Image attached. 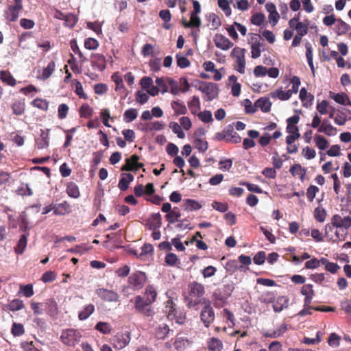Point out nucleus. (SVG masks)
<instances>
[{
    "label": "nucleus",
    "mask_w": 351,
    "mask_h": 351,
    "mask_svg": "<svg viewBox=\"0 0 351 351\" xmlns=\"http://www.w3.org/2000/svg\"><path fill=\"white\" fill-rule=\"evenodd\" d=\"M330 97L337 103L345 105L346 100H348V96L346 93H335L333 92H330Z\"/></svg>",
    "instance_id": "nucleus-32"
},
{
    "label": "nucleus",
    "mask_w": 351,
    "mask_h": 351,
    "mask_svg": "<svg viewBox=\"0 0 351 351\" xmlns=\"http://www.w3.org/2000/svg\"><path fill=\"white\" fill-rule=\"evenodd\" d=\"M232 159L221 160L219 162V169L223 171H229L232 166Z\"/></svg>",
    "instance_id": "nucleus-63"
},
{
    "label": "nucleus",
    "mask_w": 351,
    "mask_h": 351,
    "mask_svg": "<svg viewBox=\"0 0 351 351\" xmlns=\"http://www.w3.org/2000/svg\"><path fill=\"white\" fill-rule=\"evenodd\" d=\"M170 332H173V330L169 329L168 325L163 324L156 328V336L158 339H165Z\"/></svg>",
    "instance_id": "nucleus-21"
},
{
    "label": "nucleus",
    "mask_w": 351,
    "mask_h": 351,
    "mask_svg": "<svg viewBox=\"0 0 351 351\" xmlns=\"http://www.w3.org/2000/svg\"><path fill=\"white\" fill-rule=\"evenodd\" d=\"M319 191V188L314 185L308 186L306 191V196L310 202H313L315 197L316 193Z\"/></svg>",
    "instance_id": "nucleus-60"
},
{
    "label": "nucleus",
    "mask_w": 351,
    "mask_h": 351,
    "mask_svg": "<svg viewBox=\"0 0 351 351\" xmlns=\"http://www.w3.org/2000/svg\"><path fill=\"white\" fill-rule=\"evenodd\" d=\"M70 205L66 202L57 204L53 206V210L56 215H64L70 212Z\"/></svg>",
    "instance_id": "nucleus-17"
},
{
    "label": "nucleus",
    "mask_w": 351,
    "mask_h": 351,
    "mask_svg": "<svg viewBox=\"0 0 351 351\" xmlns=\"http://www.w3.org/2000/svg\"><path fill=\"white\" fill-rule=\"evenodd\" d=\"M1 80L7 83L10 86H14L16 83V80L14 77L9 73L5 71H3L0 73Z\"/></svg>",
    "instance_id": "nucleus-35"
},
{
    "label": "nucleus",
    "mask_w": 351,
    "mask_h": 351,
    "mask_svg": "<svg viewBox=\"0 0 351 351\" xmlns=\"http://www.w3.org/2000/svg\"><path fill=\"white\" fill-rule=\"evenodd\" d=\"M266 259V254L263 251L258 252L253 258L254 263L256 265H263Z\"/></svg>",
    "instance_id": "nucleus-61"
},
{
    "label": "nucleus",
    "mask_w": 351,
    "mask_h": 351,
    "mask_svg": "<svg viewBox=\"0 0 351 351\" xmlns=\"http://www.w3.org/2000/svg\"><path fill=\"white\" fill-rule=\"evenodd\" d=\"M66 193L69 196L73 198H77L80 195L78 186L73 182H71L68 184L66 188Z\"/></svg>",
    "instance_id": "nucleus-33"
},
{
    "label": "nucleus",
    "mask_w": 351,
    "mask_h": 351,
    "mask_svg": "<svg viewBox=\"0 0 351 351\" xmlns=\"http://www.w3.org/2000/svg\"><path fill=\"white\" fill-rule=\"evenodd\" d=\"M314 141L317 147L321 150H325L328 147V142L321 135L315 136Z\"/></svg>",
    "instance_id": "nucleus-36"
},
{
    "label": "nucleus",
    "mask_w": 351,
    "mask_h": 351,
    "mask_svg": "<svg viewBox=\"0 0 351 351\" xmlns=\"http://www.w3.org/2000/svg\"><path fill=\"white\" fill-rule=\"evenodd\" d=\"M222 347V342L217 338L213 337L208 341V349L210 351H221Z\"/></svg>",
    "instance_id": "nucleus-30"
},
{
    "label": "nucleus",
    "mask_w": 351,
    "mask_h": 351,
    "mask_svg": "<svg viewBox=\"0 0 351 351\" xmlns=\"http://www.w3.org/2000/svg\"><path fill=\"white\" fill-rule=\"evenodd\" d=\"M202 208V206L195 200L187 199L185 200V210H197Z\"/></svg>",
    "instance_id": "nucleus-41"
},
{
    "label": "nucleus",
    "mask_w": 351,
    "mask_h": 351,
    "mask_svg": "<svg viewBox=\"0 0 351 351\" xmlns=\"http://www.w3.org/2000/svg\"><path fill=\"white\" fill-rule=\"evenodd\" d=\"M56 64L53 61L50 62L48 65L43 69L40 79L43 80H46L48 79L53 73L55 70Z\"/></svg>",
    "instance_id": "nucleus-26"
},
{
    "label": "nucleus",
    "mask_w": 351,
    "mask_h": 351,
    "mask_svg": "<svg viewBox=\"0 0 351 351\" xmlns=\"http://www.w3.org/2000/svg\"><path fill=\"white\" fill-rule=\"evenodd\" d=\"M32 105L43 110H47L48 109L49 103L46 99H35L32 102Z\"/></svg>",
    "instance_id": "nucleus-44"
},
{
    "label": "nucleus",
    "mask_w": 351,
    "mask_h": 351,
    "mask_svg": "<svg viewBox=\"0 0 351 351\" xmlns=\"http://www.w3.org/2000/svg\"><path fill=\"white\" fill-rule=\"evenodd\" d=\"M244 106L245 112L248 114H254L257 110L256 103L253 105L249 99L244 100Z\"/></svg>",
    "instance_id": "nucleus-58"
},
{
    "label": "nucleus",
    "mask_w": 351,
    "mask_h": 351,
    "mask_svg": "<svg viewBox=\"0 0 351 351\" xmlns=\"http://www.w3.org/2000/svg\"><path fill=\"white\" fill-rule=\"evenodd\" d=\"M318 132L324 133L327 136H335L337 134V130L332 125H328L327 127H319Z\"/></svg>",
    "instance_id": "nucleus-56"
},
{
    "label": "nucleus",
    "mask_w": 351,
    "mask_h": 351,
    "mask_svg": "<svg viewBox=\"0 0 351 351\" xmlns=\"http://www.w3.org/2000/svg\"><path fill=\"white\" fill-rule=\"evenodd\" d=\"M202 304L203 305V308L200 313V319L206 328H208L215 320V311L208 300L202 298Z\"/></svg>",
    "instance_id": "nucleus-2"
},
{
    "label": "nucleus",
    "mask_w": 351,
    "mask_h": 351,
    "mask_svg": "<svg viewBox=\"0 0 351 351\" xmlns=\"http://www.w3.org/2000/svg\"><path fill=\"white\" fill-rule=\"evenodd\" d=\"M218 5L223 11L226 16L231 15L232 10L228 0H218Z\"/></svg>",
    "instance_id": "nucleus-42"
},
{
    "label": "nucleus",
    "mask_w": 351,
    "mask_h": 351,
    "mask_svg": "<svg viewBox=\"0 0 351 351\" xmlns=\"http://www.w3.org/2000/svg\"><path fill=\"white\" fill-rule=\"evenodd\" d=\"M195 148L200 152H204L208 149V143L205 139H195L194 140Z\"/></svg>",
    "instance_id": "nucleus-50"
},
{
    "label": "nucleus",
    "mask_w": 351,
    "mask_h": 351,
    "mask_svg": "<svg viewBox=\"0 0 351 351\" xmlns=\"http://www.w3.org/2000/svg\"><path fill=\"white\" fill-rule=\"evenodd\" d=\"M299 96L304 107L307 108L312 104L314 97L313 95L308 94L305 88L303 87L301 88Z\"/></svg>",
    "instance_id": "nucleus-18"
},
{
    "label": "nucleus",
    "mask_w": 351,
    "mask_h": 351,
    "mask_svg": "<svg viewBox=\"0 0 351 351\" xmlns=\"http://www.w3.org/2000/svg\"><path fill=\"white\" fill-rule=\"evenodd\" d=\"M64 21L65 26L73 27L76 24L77 19L73 14L69 13L65 15Z\"/></svg>",
    "instance_id": "nucleus-45"
},
{
    "label": "nucleus",
    "mask_w": 351,
    "mask_h": 351,
    "mask_svg": "<svg viewBox=\"0 0 351 351\" xmlns=\"http://www.w3.org/2000/svg\"><path fill=\"white\" fill-rule=\"evenodd\" d=\"M326 217V211L322 207H317L314 211V217L318 222H324Z\"/></svg>",
    "instance_id": "nucleus-37"
},
{
    "label": "nucleus",
    "mask_w": 351,
    "mask_h": 351,
    "mask_svg": "<svg viewBox=\"0 0 351 351\" xmlns=\"http://www.w3.org/2000/svg\"><path fill=\"white\" fill-rule=\"evenodd\" d=\"M262 44L261 43H256L254 45H251V53L252 58H258L261 56V47Z\"/></svg>",
    "instance_id": "nucleus-55"
},
{
    "label": "nucleus",
    "mask_w": 351,
    "mask_h": 351,
    "mask_svg": "<svg viewBox=\"0 0 351 351\" xmlns=\"http://www.w3.org/2000/svg\"><path fill=\"white\" fill-rule=\"evenodd\" d=\"M173 304V302L171 300H169L167 302L166 308H169V310L167 312V317L171 319H175L177 323L182 324L184 322L185 315L182 312H180L178 314Z\"/></svg>",
    "instance_id": "nucleus-8"
},
{
    "label": "nucleus",
    "mask_w": 351,
    "mask_h": 351,
    "mask_svg": "<svg viewBox=\"0 0 351 351\" xmlns=\"http://www.w3.org/2000/svg\"><path fill=\"white\" fill-rule=\"evenodd\" d=\"M171 107L174 110L176 115L185 114L187 112L185 104L180 100L172 101Z\"/></svg>",
    "instance_id": "nucleus-22"
},
{
    "label": "nucleus",
    "mask_w": 351,
    "mask_h": 351,
    "mask_svg": "<svg viewBox=\"0 0 351 351\" xmlns=\"http://www.w3.org/2000/svg\"><path fill=\"white\" fill-rule=\"evenodd\" d=\"M20 290L22 291L23 294L27 298H29L34 295L33 286L31 284L21 285L20 287Z\"/></svg>",
    "instance_id": "nucleus-64"
},
{
    "label": "nucleus",
    "mask_w": 351,
    "mask_h": 351,
    "mask_svg": "<svg viewBox=\"0 0 351 351\" xmlns=\"http://www.w3.org/2000/svg\"><path fill=\"white\" fill-rule=\"evenodd\" d=\"M189 295L191 297L200 298L204 294V287L197 282H193L189 285Z\"/></svg>",
    "instance_id": "nucleus-12"
},
{
    "label": "nucleus",
    "mask_w": 351,
    "mask_h": 351,
    "mask_svg": "<svg viewBox=\"0 0 351 351\" xmlns=\"http://www.w3.org/2000/svg\"><path fill=\"white\" fill-rule=\"evenodd\" d=\"M336 27L337 32L339 35L346 33L350 28V26L341 19H338L337 21Z\"/></svg>",
    "instance_id": "nucleus-47"
},
{
    "label": "nucleus",
    "mask_w": 351,
    "mask_h": 351,
    "mask_svg": "<svg viewBox=\"0 0 351 351\" xmlns=\"http://www.w3.org/2000/svg\"><path fill=\"white\" fill-rule=\"evenodd\" d=\"M189 108L193 114H196L200 110V101L197 96H193L188 103Z\"/></svg>",
    "instance_id": "nucleus-27"
},
{
    "label": "nucleus",
    "mask_w": 351,
    "mask_h": 351,
    "mask_svg": "<svg viewBox=\"0 0 351 351\" xmlns=\"http://www.w3.org/2000/svg\"><path fill=\"white\" fill-rule=\"evenodd\" d=\"M95 329L103 334H109L111 332L112 328L110 324L99 322L96 324Z\"/></svg>",
    "instance_id": "nucleus-38"
},
{
    "label": "nucleus",
    "mask_w": 351,
    "mask_h": 351,
    "mask_svg": "<svg viewBox=\"0 0 351 351\" xmlns=\"http://www.w3.org/2000/svg\"><path fill=\"white\" fill-rule=\"evenodd\" d=\"M138 116V111L135 108H129L123 114V120L126 123L133 121Z\"/></svg>",
    "instance_id": "nucleus-29"
},
{
    "label": "nucleus",
    "mask_w": 351,
    "mask_h": 351,
    "mask_svg": "<svg viewBox=\"0 0 351 351\" xmlns=\"http://www.w3.org/2000/svg\"><path fill=\"white\" fill-rule=\"evenodd\" d=\"M145 280V274L142 271H136L132 274L128 278L130 285L136 290L141 289L144 286Z\"/></svg>",
    "instance_id": "nucleus-6"
},
{
    "label": "nucleus",
    "mask_w": 351,
    "mask_h": 351,
    "mask_svg": "<svg viewBox=\"0 0 351 351\" xmlns=\"http://www.w3.org/2000/svg\"><path fill=\"white\" fill-rule=\"evenodd\" d=\"M29 236V232L25 233L21 236L16 246L14 248L16 253L21 254L24 252L27 242V237Z\"/></svg>",
    "instance_id": "nucleus-19"
},
{
    "label": "nucleus",
    "mask_w": 351,
    "mask_h": 351,
    "mask_svg": "<svg viewBox=\"0 0 351 351\" xmlns=\"http://www.w3.org/2000/svg\"><path fill=\"white\" fill-rule=\"evenodd\" d=\"M289 305V299L285 296L278 297L273 304L274 311L276 313L281 312L283 309L287 308Z\"/></svg>",
    "instance_id": "nucleus-16"
},
{
    "label": "nucleus",
    "mask_w": 351,
    "mask_h": 351,
    "mask_svg": "<svg viewBox=\"0 0 351 351\" xmlns=\"http://www.w3.org/2000/svg\"><path fill=\"white\" fill-rule=\"evenodd\" d=\"M114 347L118 350L125 348L130 341L129 333L118 334L112 339Z\"/></svg>",
    "instance_id": "nucleus-10"
},
{
    "label": "nucleus",
    "mask_w": 351,
    "mask_h": 351,
    "mask_svg": "<svg viewBox=\"0 0 351 351\" xmlns=\"http://www.w3.org/2000/svg\"><path fill=\"white\" fill-rule=\"evenodd\" d=\"M71 48L75 53L79 56V58H80L82 62H85L88 60L87 58L80 51V48L77 44V42L75 40H72L71 41Z\"/></svg>",
    "instance_id": "nucleus-49"
},
{
    "label": "nucleus",
    "mask_w": 351,
    "mask_h": 351,
    "mask_svg": "<svg viewBox=\"0 0 351 351\" xmlns=\"http://www.w3.org/2000/svg\"><path fill=\"white\" fill-rule=\"evenodd\" d=\"M97 295L106 302H117L119 300V294L112 291L104 288H99L96 290Z\"/></svg>",
    "instance_id": "nucleus-7"
},
{
    "label": "nucleus",
    "mask_w": 351,
    "mask_h": 351,
    "mask_svg": "<svg viewBox=\"0 0 351 351\" xmlns=\"http://www.w3.org/2000/svg\"><path fill=\"white\" fill-rule=\"evenodd\" d=\"M244 53L245 49L240 48H234L232 51V53L236 56V61L238 65L237 71L240 73H245V60L244 58Z\"/></svg>",
    "instance_id": "nucleus-9"
},
{
    "label": "nucleus",
    "mask_w": 351,
    "mask_h": 351,
    "mask_svg": "<svg viewBox=\"0 0 351 351\" xmlns=\"http://www.w3.org/2000/svg\"><path fill=\"white\" fill-rule=\"evenodd\" d=\"M24 307L23 302L19 299H14L8 304V308L11 311H16Z\"/></svg>",
    "instance_id": "nucleus-39"
},
{
    "label": "nucleus",
    "mask_w": 351,
    "mask_h": 351,
    "mask_svg": "<svg viewBox=\"0 0 351 351\" xmlns=\"http://www.w3.org/2000/svg\"><path fill=\"white\" fill-rule=\"evenodd\" d=\"M49 130H40V137H38L36 140V143L38 149H44L47 148L49 146Z\"/></svg>",
    "instance_id": "nucleus-14"
},
{
    "label": "nucleus",
    "mask_w": 351,
    "mask_h": 351,
    "mask_svg": "<svg viewBox=\"0 0 351 351\" xmlns=\"http://www.w3.org/2000/svg\"><path fill=\"white\" fill-rule=\"evenodd\" d=\"M162 218L159 213H153L150 218L147 220V226L151 230H155L161 227Z\"/></svg>",
    "instance_id": "nucleus-13"
},
{
    "label": "nucleus",
    "mask_w": 351,
    "mask_h": 351,
    "mask_svg": "<svg viewBox=\"0 0 351 351\" xmlns=\"http://www.w3.org/2000/svg\"><path fill=\"white\" fill-rule=\"evenodd\" d=\"M19 220L21 222L20 224V230L25 233L29 232V230L30 229V227L29 226L27 219V215L25 212H23L19 215Z\"/></svg>",
    "instance_id": "nucleus-34"
},
{
    "label": "nucleus",
    "mask_w": 351,
    "mask_h": 351,
    "mask_svg": "<svg viewBox=\"0 0 351 351\" xmlns=\"http://www.w3.org/2000/svg\"><path fill=\"white\" fill-rule=\"evenodd\" d=\"M45 308L47 313L51 316H55L58 313L57 303L53 300H47L45 304Z\"/></svg>",
    "instance_id": "nucleus-28"
},
{
    "label": "nucleus",
    "mask_w": 351,
    "mask_h": 351,
    "mask_svg": "<svg viewBox=\"0 0 351 351\" xmlns=\"http://www.w3.org/2000/svg\"><path fill=\"white\" fill-rule=\"evenodd\" d=\"M14 5H11L5 12V18L10 21H15L19 16V13L23 9L21 0H14Z\"/></svg>",
    "instance_id": "nucleus-5"
},
{
    "label": "nucleus",
    "mask_w": 351,
    "mask_h": 351,
    "mask_svg": "<svg viewBox=\"0 0 351 351\" xmlns=\"http://www.w3.org/2000/svg\"><path fill=\"white\" fill-rule=\"evenodd\" d=\"M145 295L146 300H149V302H154L157 296V292L152 285H149L146 287Z\"/></svg>",
    "instance_id": "nucleus-31"
},
{
    "label": "nucleus",
    "mask_w": 351,
    "mask_h": 351,
    "mask_svg": "<svg viewBox=\"0 0 351 351\" xmlns=\"http://www.w3.org/2000/svg\"><path fill=\"white\" fill-rule=\"evenodd\" d=\"M265 15L261 12L254 14L251 17V23L257 26H261L265 21Z\"/></svg>",
    "instance_id": "nucleus-43"
},
{
    "label": "nucleus",
    "mask_w": 351,
    "mask_h": 351,
    "mask_svg": "<svg viewBox=\"0 0 351 351\" xmlns=\"http://www.w3.org/2000/svg\"><path fill=\"white\" fill-rule=\"evenodd\" d=\"M271 97L273 98H278L280 100H288L291 97V90H288L284 91L281 89H278L275 92L271 93Z\"/></svg>",
    "instance_id": "nucleus-25"
},
{
    "label": "nucleus",
    "mask_w": 351,
    "mask_h": 351,
    "mask_svg": "<svg viewBox=\"0 0 351 351\" xmlns=\"http://www.w3.org/2000/svg\"><path fill=\"white\" fill-rule=\"evenodd\" d=\"M198 90L207 95V100L208 101L214 99L219 93L217 85L212 82H202Z\"/></svg>",
    "instance_id": "nucleus-4"
},
{
    "label": "nucleus",
    "mask_w": 351,
    "mask_h": 351,
    "mask_svg": "<svg viewBox=\"0 0 351 351\" xmlns=\"http://www.w3.org/2000/svg\"><path fill=\"white\" fill-rule=\"evenodd\" d=\"M257 109L260 108L263 112H267L271 109V103L269 98L261 97L256 101Z\"/></svg>",
    "instance_id": "nucleus-20"
},
{
    "label": "nucleus",
    "mask_w": 351,
    "mask_h": 351,
    "mask_svg": "<svg viewBox=\"0 0 351 351\" xmlns=\"http://www.w3.org/2000/svg\"><path fill=\"white\" fill-rule=\"evenodd\" d=\"M152 303L141 295H137L134 298V308L144 316L152 317L154 315V308L151 306Z\"/></svg>",
    "instance_id": "nucleus-3"
},
{
    "label": "nucleus",
    "mask_w": 351,
    "mask_h": 351,
    "mask_svg": "<svg viewBox=\"0 0 351 351\" xmlns=\"http://www.w3.org/2000/svg\"><path fill=\"white\" fill-rule=\"evenodd\" d=\"M295 29L297 32V34L302 36L306 35L308 31V25L303 23H298Z\"/></svg>",
    "instance_id": "nucleus-57"
},
{
    "label": "nucleus",
    "mask_w": 351,
    "mask_h": 351,
    "mask_svg": "<svg viewBox=\"0 0 351 351\" xmlns=\"http://www.w3.org/2000/svg\"><path fill=\"white\" fill-rule=\"evenodd\" d=\"M225 269L227 272H229L230 274L234 273L238 269H239V267L238 265L237 261L235 260H230L228 261L226 265Z\"/></svg>",
    "instance_id": "nucleus-53"
},
{
    "label": "nucleus",
    "mask_w": 351,
    "mask_h": 351,
    "mask_svg": "<svg viewBox=\"0 0 351 351\" xmlns=\"http://www.w3.org/2000/svg\"><path fill=\"white\" fill-rule=\"evenodd\" d=\"M134 180V176L130 173H125L122 174V177L120 179L118 186L122 191L127 190L129 187V183Z\"/></svg>",
    "instance_id": "nucleus-15"
},
{
    "label": "nucleus",
    "mask_w": 351,
    "mask_h": 351,
    "mask_svg": "<svg viewBox=\"0 0 351 351\" xmlns=\"http://www.w3.org/2000/svg\"><path fill=\"white\" fill-rule=\"evenodd\" d=\"M209 21L211 22L212 28L217 29L221 26V21L217 15L214 13L210 14L208 16Z\"/></svg>",
    "instance_id": "nucleus-62"
},
{
    "label": "nucleus",
    "mask_w": 351,
    "mask_h": 351,
    "mask_svg": "<svg viewBox=\"0 0 351 351\" xmlns=\"http://www.w3.org/2000/svg\"><path fill=\"white\" fill-rule=\"evenodd\" d=\"M181 213L177 207L173 208L169 213L165 215V218L169 223H174L178 221V219L180 217Z\"/></svg>",
    "instance_id": "nucleus-24"
},
{
    "label": "nucleus",
    "mask_w": 351,
    "mask_h": 351,
    "mask_svg": "<svg viewBox=\"0 0 351 351\" xmlns=\"http://www.w3.org/2000/svg\"><path fill=\"white\" fill-rule=\"evenodd\" d=\"M198 117L199 119L204 123H210L213 121L212 113L209 110L200 112L198 114Z\"/></svg>",
    "instance_id": "nucleus-54"
},
{
    "label": "nucleus",
    "mask_w": 351,
    "mask_h": 351,
    "mask_svg": "<svg viewBox=\"0 0 351 351\" xmlns=\"http://www.w3.org/2000/svg\"><path fill=\"white\" fill-rule=\"evenodd\" d=\"M12 109L14 114L21 115L25 111V104L21 101H16L12 104Z\"/></svg>",
    "instance_id": "nucleus-46"
},
{
    "label": "nucleus",
    "mask_w": 351,
    "mask_h": 351,
    "mask_svg": "<svg viewBox=\"0 0 351 351\" xmlns=\"http://www.w3.org/2000/svg\"><path fill=\"white\" fill-rule=\"evenodd\" d=\"M213 40L215 46L222 50H228L233 46V43L222 34H216Z\"/></svg>",
    "instance_id": "nucleus-11"
},
{
    "label": "nucleus",
    "mask_w": 351,
    "mask_h": 351,
    "mask_svg": "<svg viewBox=\"0 0 351 351\" xmlns=\"http://www.w3.org/2000/svg\"><path fill=\"white\" fill-rule=\"evenodd\" d=\"M24 332H25V329H24L23 324H19V323H14L12 324V334L14 337H19V336L23 335Z\"/></svg>",
    "instance_id": "nucleus-52"
},
{
    "label": "nucleus",
    "mask_w": 351,
    "mask_h": 351,
    "mask_svg": "<svg viewBox=\"0 0 351 351\" xmlns=\"http://www.w3.org/2000/svg\"><path fill=\"white\" fill-rule=\"evenodd\" d=\"M99 46L98 41L92 38H88L85 40L84 47L87 49L93 50L96 49Z\"/></svg>",
    "instance_id": "nucleus-59"
},
{
    "label": "nucleus",
    "mask_w": 351,
    "mask_h": 351,
    "mask_svg": "<svg viewBox=\"0 0 351 351\" xmlns=\"http://www.w3.org/2000/svg\"><path fill=\"white\" fill-rule=\"evenodd\" d=\"M81 338L80 332L73 328L63 330L60 337V339L63 344L71 347L77 345L80 341Z\"/></svg>",
    "instance_id": "nucleus-1"
},
{
    "label": "nucleus",
    "mask_w": 351,
    "mask_h": 351,
    "mask_svg": "<svg viewBox=\"0 0 351 351\" xmlns=\"http://www.w3.org/2000/svg\"><path fill=\"white\" fill-rule=\"evenodd\" d=\"M176 58L177 60V65L178 67L181 69H184L190 66V61L186 57L181 56L180 54H177Z\"/></svg>",
    "instance_id": "nucleus-48"
},
{
    "label": "nucleus",
    "mask_w": 351,
    "mask_h": 351,
    "mask_svg": "<svg viewBox=\"0 0 351 351\" xmlns=\"http://www.w3.org/2000/svg\"><path fill=\"white\" fill-rule=\"evenodd\" d=\"M93 110L88 104H83L80 108V115L84 118H89L93 115Z\"/></svg>",
    "instance_id": "nucleus-51"
},
{
    "label": "nucleus",
    "mask_w": 351,
    "mask_h": 351,
    "mask_svg": "<svg viewBox=\"0 0 351 351\" xmlns=\"http://www.w3.org/2000/svg\"><path fill=\"white\" fill-rule=\"evenodd\" d=\"M95 311V306L93 304L86 305L84 309L79 313L78 317L80 320H86L88 319Z\"/></svg>",
    "instance_id": "nucleus-23"
},
{
    "label": "nucleus",
    "mask_w": 351,
    "mask_h": 351,
    "mask_svg": "<svg viewBox=\"0 0 351 351\" xmlns=\"http://www.w3.org/2000/svg\"><path fill=\"white\" fill-rule=\"evenodd\" d=\"M169 128L172 130L173 133L177 134L179 138H184L185 137L184 132L182 130L181 126L176 122H171Z\"/></svg>",
    "instance_id": "nucleus-40"
}]
</instances>
